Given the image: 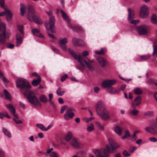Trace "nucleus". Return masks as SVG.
Masks as SVG:
<instances>
[{"label":"nucleus","instance_id":"f257e3e1","mask_svg":"<svg viewBox=\"0 0 157 157\" xmlns=\"http://www.w3.org/2000/svg\"><path fill=\"white\" fill-rule=\"evenodd\" d=\"M28 10L27 12L28 19L30 21H33L37 24H41L43 23L42 20L36 15V11L33 6L29 5L27 6Z\"/></svg>","mask_w":157,"mask_h":157},{"label":"nucleus","instance_id":"f03ea898","mask_svg":"<svg viewBox=\"0 0 157 157\" xmlns=\"http://www.w3.org/2000/svg\"><path fill=\"white\" fill-rule=\"evenodd\" d=\"M111 149L109 145H106L105 147L99 149H95L93 150L96 157H109Z\"/></svg>","mask_w":157,"mask_h":157},{"label":"nucleus","instance_id":"7ed1b4c3","mask_svg":"<svg viewBox=\"0 0 157 157\" xmlns=\"http://www.w3.org/2000/svg\"><path fill=\"white\" fill-rule=\"evenodd\" d=\"M6 25L5 23L2 22L0 19V44H4L7 38H9L10 35L8 32L6 33Z\"/></svg>","mask_w":157,"mask_h":157},{"label":"nucleus","instance_id":"20e7f679","mask_svg":"<svg viewBox=\"0 0 157 157\" xmlns=\"http://www.w3.org/2000/svg\"><path fill=\"white\" fill-rule=\"evenodd\" d=\"M68 50L70 54L74 57L75 59H78V62L82 67H85V65L82 61H84V60H85L84 57L86 56L89 54L88 52L87 51L83 52H82V56L79 54L78 55L77 57V55L73 50L69 48Z\"/></svg>","mask_w":157,"mask_h":157},{"label":"nucleus","instance_id":"39448f33","mask_svg":"<svg viewBox=\"0 0 157 157\" xmlns=\"http://www.w3.org/2000/svg\"><path fill=\"white\" fill-rule=\"evenodd\" d=\"M23 94L25 97L27 98L31 104L35 105H37L40 106H41L38 98L33 91H29L28 95L26 92L24 93Z\"/></svg>","mask_w":157,"mask_h":157},{"label":"nucleus","instance_id":"423d86ee","mask_svg":"<svg viewBox=\"0 0 157 157\" xmlns=\"http://www.w3.org/2000/svg\"><path fill=\"white\" fill-rule=\"evenodd\" d=\"M17 87L21 89L27 90L31 88V86L28 82L23 78H18L16 81Z\"/></svg>","mask_w":157,"mask_h":157},{"label":"nucleus","instance_id":"0eeeda50","mask_svg":"<svg viewBox=\"0 0 157 157\" xmlns=\"http://www.w3.org/2000/svg\"><path fill=\"white\" fill-rule=\"evenodd\" d=\"M70 143L71 146L75 148H80L83 146V144L79 140L76 138L72 139Z\"/></svg>","mask_w":157,"mask_h":157},{"label":"nucleus","instance_id":"6e6552de","mask_svg":"<svg viewBox=\"0 0 157 157\" xmlns=\"http://www.w3.org/2000/svg\"><path fill=\"white\" fill-rule=\"evenodd\" d=\"M151 127H146L145 128V130L147 132L154 136L157 135V131L152 127L157 128V124L153 123L151 125Z\"/></svg>","mask_w":157,"mask_h":157},{"label":"nucleus","instance_id":"1a4fd4ad","mask_svg":"<svg viewBox=\"0 0 157 157\" xmlns=\"http://www.w3.org/2000/svg\"><path fill=\"white\" fill-rule=\"evenodd\" d=\"M98 114L103 120L104 121L108 120L110 118L109 112L107 109L98 113Z\"/></svg>","mask_w":157,"mask_h":157},{"label":"nucleus","instance_id":"9d476101","mask_svg":"<svg viewBox=\"0 0 157 157\" xmlns=\"http://www.w3.org/2000/svg\"><path fill=\"white\" fill-rule=\"evenodd\" d=\"M148 14V10L147 6L143 5L141 7L140 16L143 18H146Z\"/></svg>","mask_w":157,"mask_h":157},{"label":"nucleus","instance_id":"9b49d317","mask_svg":"<svg viewBox=\"0 0 157 157\" xmlns=\"http://www.w3.org/2000/svg\"><path fill=\"white\" fill-rule=\"evenodd\" d=\"M116 81L115 80L107 79L103 81L101 83V86L103 88L110 87L115 84Z\"/></svg>","mask_w":157,"mask_h":157},{"label":"nucleus","instance_id":"f8f14e48","mask_svg":"<svg viewBox=\"0 0 157 157\" xmlns=\"http://www.w3.org/2000/svg\"><path fill=\"white\" fill-rule=\"evenodd\" d=\"M5 11L0 13V16H2L4 15H6V19L7 21H10L12 17V13L11 11L8 9L5 8L4 7L3 8Z\"/></svg>","mask_w":157,"mask_h":157},{"label":"nucleus","instance_id":"ddd939ff","mask_svg":"<svg viewBox=\"0 0 157 157\" xmlns=\"http://www.w3.org/2000/svg\"><path fill=\"white\" fill-rule=\"evenodd\" d=\"M95 109L97 114L106 109L104 103L101 101H100L97 104Z\"/></svg>","mask_w":157,"mask_h":157},{"label":"nucleus","instance_id":"4468645a","mask_svg":"<svg viewBox=\"0 0 157 157\" xmlns=\"http://www.w3.org/2000/svg\"><path fill=\"white\" fill-rule=\"evenodd\" d=\"M136 28L140 35H146L148 32V27L145 25L137 27Z\"/></svg>","mask_w":157,"mask_h":157},{"label":"nucleus","instance_id":"2eb2a0df","mask_svg":"<svg viewBox=\"0 0 157 157\" xmlns=\"http://www.w3.org/2000/svg\"><path fill=\"white\" fill-rule=\"evenodd\" d=\"M67 42V38L60 40L58 41L59 45L63 51H65L67 49L66 44Z\"/></svg>","mask_w":157,"mask_h":157},{"label":"nucleus","instance_id":"dca6fc26","mask_svg":"<svg viewBox=\"0 0 157 157\" xmlns=\"http://www.w3.org/2000/svg\"><path fill=\"white\" fill-rule=\"evenodd\" d=\"M96 59L99 64L102 67L106 66L108 64V61L106 59L103 57H98Z\"/></svg>","mask_w":157,"mask_h":157},{"label":"nucleus","instance_id":"f3484780","mask_svg":"<svg viewBox=\"0 0 157 157\" xmlns=\"http://www.w3.org/2000/svg\"><path fill=\"white\" fill-rule=\"evenodd\" d=\"M108 141L113 151L119 147V145L113 139L111 138H109Z\"/></svg>","mask_w":157,"mask_h":157},{"label":"nucleus","instance_id":"a211bd4d","mask_svg":"<svg viewBox=\"0 0 157 157\" xmlns=\"http://www.w3.org/2000/svg\"><path fill=\"white\" fill-rule=\"evenodd\" d=\"M73 109L71 108H69L67 110L64 114V117L65 120H68L70 118H72L74 116V113L72 112Z\"/></svg>","mask_w":157,"mask_h":157},{"label":"nucleus","instance_id":"6ab92c4d","mask_svg":"<svg viewBox=\"0 0 157 157\" xmlns=\"http://www.w3.org/2000/svg\"><path fill=\"white\" fill-rule=\"evenodd\" d=\"M55 18L54 17H51L49 19V27L52 33H55Z\"/></svg>","mask_w":157,"mask_h":157},{"label":"nucleus","instance_id":"aec40b11","mask_svg":"<svg viewBox=\"0 0 157 157\" xmlns=\"http://www.w3.org/2000/svg\"><path fill=\"white\" fill-rule=\"evenodd\" d=\"M128 20L129 21H130L134 18V11L130 8L128 9Z\"/></svg>","mask_w":157,"mask_h":157},{"label":"nucleus","instance_id":"412c9836","mask_svg":"<svg viewBox=\"0 0 157 157\" xmlns=\"http://www.w3.org/2000/svg\"><path fill=\"white\" fill-rule=\"evenodd\" d=\"M32 32L34 35L40 38L44 37L40 33L39 30L35 28L33 29Z\"/></svg>","mask_w":157,"mask_h":157},{"label":"nucleus","instance_id":"4be33fe9","mask_svg":"<svg viewBox=\"0 0 157 157\" xmlns=\"http://www.w3.org/2000/svg\"><path fill=\"white\" fill-rule=\"evenodd\" d=\"M61 13L63 18L68 23H69L70 21V19L67 16V13L63 10H60Z\"/></svg>","mask_w":157,"mask_h":157},{"label":"nucleus","instance_id":"5701e85b","mask_svg":"<svg viewBox=\"0 0 157 157\" xmlns=\"http://www.w3.org/2000/svg\"><path fill=\"white\" fill-rule=\"evenodd\" d=\"M123 130V129L121 128L118 126H116L115 128L114 131L118 135L120 136L121 135L122 132Z\"/></svg>","mask_w":157,"mask_h":157},{"label":"nucleus","instance_id":"b1692460","mask_svg":"<svg viewBox=\"0 0 157 157\" xmlns=\"http://www.w3.org/2000/svg\"><path fill=\"white\" fill-rule=\"evenodd\" d=\"M16 46H18L22 42V38L19 34H17L16 36Z\"/></svg>","mask_w":157,"mask_h":157},{"label":"nucleus","instance_id":"393cba45","mask_svg":"<svg viewBox=\"0 0 157 157\" xmlns=\"http://www.w3.org/2000/svg\"><path fill=\"white\" fill-rule=\"evenodd\" d=\"M41 81V78L40 76H38V77L37 78V79H35L33 80L32 82V84L33 86H37L39 84Z\"/></svg>","mask_w":157,"mask_h":157},{"label":"nucleus","instance_id":"a878e982","mask_svg":"<svg viewBox=\"0 0 157 157\" xmlns=\"http://www.w3.org/2000/svg\"><path fill=\"white\" fill-rule=\"evenodd\" d=\"M4 94L5 96L6 99L9 101L12 100L11 96L9 92L6 90H4L3 91Z\"/></svg>","mask_w":157,"mask_h":157},{"label":"nucleus","instance_id":"bb28decb","mask_svg":"<svg viewBox=\"0 0 157 157\" xmlns=\"http://www.w3.org/2000/svg\"><path fill=\"white\" fill-rule=\"evenodd\" d=\"M151 22L155 25H157V18L155 14H153L151 16Z\"/></svg>","mask_w":157,"mask_h":157},{"label":"nucleus","instance_id":"cd10ccee","mask_svg":"<svg viewBox=\"0 0 157 157\" xmlns=\"http://www.w3.org/2000/svg\"><path fill=\"white\" fill-rule=\"evenodd\" d=\"M72 133L71 132H68L65 137V140L67 142L69 141L72 137Z\"/></svg>","mask_w":157,"mask_h":157},{"label":"nucleus","instance_id":"c85d7f7f","mask_svg":"<svg viewBox=\"0 0 157 157\" xmlns=\"http://www.w3.org/2000/svg\"><path fill=\"white\" fill-rule=\"evenodd\" d=\"M20 10L21 12V16H23L24 15V13L25 12L26 8L22 4H20Z\"/></svg>","mask_w":157,"mask_h":157},{"label":"nucleus","instance_id":"c756f323","mask_svg":"<svg viewBox=\"0 0 157 157\" xmlns=\"http://www.w3.org/2000/svg\"><path fill=\"white\" fill-rule=\"evenodd\" d=\"M40 101L44 103H46L47 102L48 99L47 97L44 94L41 95L39 98Z\"/></svg>","mask_w":157,"mask_h":157},{"label":"nucleus","instance_id":"7c9ffc66","mask_svg":"<svg viewBox=\"0 0 157 157\" xmlns=\"http://www.w3.org/2000/svg\"><path fill=\"white\" fill-rule=\"evenodd\" d=\"M2 131L4 135L8 138H10L11 137V133L8 131L6 128H2Z\"/></svg>","mask_w":157,"mask_h":157},{"label":"nucleus","instance_id":"2f4dec72","mask_svg":"<svg viewBox=\"0 0 157 157\" xmlns=\"http://www.w3.org/2000/svg\"><path fill=\"white\" fill-rule=\"evenodd\" d=\"M95 123L96 127L100 130L103 131L104 130V126L105 124L102 125L98 121H95Z\"/></svg>","mask_w":157,"mask_h":157},{"label":"nucleus","instance_id":"473e14b6","mask_svg":"<svg viewBox=\"0 0 157 157\" xmlns=\"http://www.w3.org/2000/svg\"><path fill=\"white\" fill-rule=\"evenodd\" d=\"M6 106L12 113H14L16 111L14 108L11 104H7Z\"/></svg>","mask_w":157,"mask_h":157},{"label":"nucleus","instance_id":"72a5a7b5","mask_svg":"<svg viewBox=\"0 0 157 157\" xmlns=\"http://www.w3.org/2000/svg\"><path fill=\"white\" fill-rule=\"evenodd\" d=\"M83 61L85 63L87 67H88V68L91 71H93L94 70V68L92 66V65H91L90 63L89 62H87L85 60H84V61Z\"/></svg>","mask_w":157,"mask_h":157},{"label":"nucleus","instance_id":"f704fd0d","mask_svg":"<svg viewBox=\"0 0 157 157\" xmlns=\"http://www.w3.org/2000/svg\"><path fill=\"white\" fill-rule=\"evenodd\" d=\"M72 41L73 44L75 46L79 45V41L80 40L76 38H73L72 40Z\"/></svg>","mask_w":157,"mask_h":157},{"label":"nucleus","instance_id":"c9c22d12","mask_svg":"<svg viewBox=\"0 0 157 157\" xmlns=\"http://www.w3.org/2000/svg\"><path fill=\"white\" fill-rule=\"evenodd\" d=\"M141 98L140 96L137 97L134 99V102L136 103L137 106H138L141 103Z\"/></svg>","mask_w":157,"mask_h":157},{"label":"nucleus","instance_id":"e433bc0d","mask_svg":"<svg viewBox=\"0 0 157 157\" xmlns=\"http://www.w3.org/2000/svg\"><path fill=\"white\" fill-rule=\"evenodd\" d=\"M135 93L137 95H140L143 93L142 90L139 88H137L134 90Z\"/></svg>","mask_w":157,"mask_h":157},{"label":"nucleus","instance_id":"4c0bfd02","mask_svg":"<svg viewBox=\"0 0 157 157\" xmlns=\"http://www.w3.org/2000/svg\"><path fill=\"white\" fill-rule=\"evenodd\" d=\"M94 126L93 124L91 123L90 125L87 126L86 130L88 132H91L94 130Z\"/></svg>","mask_w":157,"mask_h":157},{"label":"nucleus","instance_id":"58836bf2","mask_svg":"<svg viewBox=\"0 0 157 157\" xmlns=\"http://www.w3.org/2000/svg\"><path fill=\"white\" fill-rule=\"evenodd\" d=\"M157 42H154L153 43L154 45V48H153V52L152 54L153 56H154L155 54L157 55Z\"/></svg>","mask_w":157,"mask_h":157},{"label":"nucleus","instance_id":"ea45409f","mask_svg":"<svg viewBox=\"0 0 157 157\" xmlns=\"http://www.w3.org/2000/svg\"><path fill=\"white\" fill-rule=\"evenodd\" d=\"M141 59L142 60H147L149 59L151 56L149 55H146L144 56H140Z\"/></svg>","mask_w":157,"mask_h":157},{"label":"nucleus","instance_id":"a19ab883","mask_svg":"<svg viewBox=\"0 0 157 157\" xmlns=\"http://www.w3.org/2000/svg\"><path fill=\"white\" fill-rule=\"evenodd\" d=\"M139 113V111L135 109H134L130 112V114L133 116H136Z\"/></svg>","mask_w":157,"mask_h":157},{"label":"nucleus","instance_id":"79ce46f5","mask_svg":"<svg viewBox=\"0 0 157 157\" xmlns=\"http://www.w3.org/2000/svg\"><path fill=\"white\" fill-rule=\"evenodd\" d=\"M17 29L21 33V34H24V27L23 25H18L17 26Z\"/></svg>","mask_w":157,"mask_h":157},{"label":"nucleus","instance_id":"37998d69","mask_svg":"<svg viewBox=\"0 0 157 157\" xmlns=\"http://www.w3.org/2000/svg\"><path fill=\"white\" fill-rule=\"evenodd\" d=\"M108 91L110 94H114L116 93L117 90L115 88L112 87L108 89Z\"/></svg>","mask_w":157,"mask_h":157},{"label":"nucleus","instance_id":"c03bdc74","mask_svg":"<svg viewBox=\"0 0 157 157\" xmlns=\"http://www.w3.org/2000/svg\"><path fill=\"white\" fill-rule=\"evenodd\" d=\"M61 88L60 87H59L56 91L57 94L59 95L62 96L64 93V91H61Z\"/></svg>","mask_w":157,"mask_h":157},{"label":"nucleus","instance_id":"a18cd8bd","mask_svg":"<svg viewBox=\"0 0 157 157\" xmlns=\"http://www.w3.org/2000/svg\"><path fill=\"white\" fill-rule=\"evenodd\" d=\"M49 101L50 102V104L52 105L54 107H55V105L53 101H52V98L53 95L52 94H49Z\"/></svg>","mask_w":157,"mask_h":157},{"label":"nucleus","instance_id":"49530a36","mask_svg":"<svg viewBox=\"0 0 157 157\" xmlns=\"http://www.w3.org/2000/svg\"><path fill=\"white\" fill-rule=\"evenodd\" d=\"M36 126L41 130L44 131L45 127L43 124H37Z\"/></svg>","mask_w":157,"mask_h":157},{"label":"nucleus","instance_id":"de8ad7c7","mask_svg":"<svg viewBox=\"0 0 157 157\" xmlns=\"http://www.w3.org/2000/svg\"><path fill=\"white\" fill-rule=\"evenodd\" d=\"M49 157H59V156L57 153L53 151L50 154Z\"/></svg>","mask_w":157,"mask_h":157},{"label":"nucleus","instance_id":"09e8293b","mask_svg":"<svg viewBox=\"0 0 157 157\" xmlns=\"http://www.w3.org/2000/svg\"><path fill=\"white\" fill-rule=\"evenodd\" d=\"M53 148H51L48 150L47 151L44 153V154L46 155H48L49 153H51L53 150Z\"/></svg>","mask_w":157,"mask_h":157},{"label":"nucleus","instance_id":"8fccbe9b","mask_svg":"<svg viewBox=\"0 0 157 157\" xmlns=\"http://www.w3.org/2000/svg\"><path fill=\"white\" fill-rule=\"evenodd\" d=\"M123 154L124 157L128 156L130 155V154H129L126 150L124 151L123 152Z\"/></svg>","mask_w":157,"mask_h":157},{"label":"nucleus","instance_id":"3c124183","mask_svg":"<svg viewBox=\"0 0 157 157\" xmlns=\"http://www.w3.org/2000/svg\"><path fill=\"white\" fill-rule=\"evenodd\" d=\"M137 139L136 135H135V133H133L132 136L130 138L129 140L132 141H134Z\"/></svg>","mask_w":157,"mask_h":157},{"label":"nucleus","instance_id":"603ef678","mask_svg":"<svg viewBox=\"0 0 157 157\" xmlns=\"http://www.w3.org/2000/svg\"><path fill=\"white\" fill-rule=\"evenodd\" d=\"M131 23L132 24H133L135 25H136V24L137 23H138L140 22V20H131L130 21Z\"/></svg>","mask_w":157,"mask_h":157},{"label":"nucleus","instance_id":"864d4df0","mask_svg":"<svg viewBox=\"0 0 157 157\" xmlns=\"http://www.w3.org/2000/svg\"><path fill=\"white\" fill-rule=\"evenodd\" d=\"M147 83L150 84H154L155 83H156L155 82V81L154 79L152 78H151L149 79L147 81Z\"/></svg>","mask_w":157,"mask_h":157},{"label":"nucleus","instance_id":"5fc2aeb1","mask_svg":"<svg viewBox=\"0 0 157 157\" xmlns=\"http://www.w3.org/2000/svg\"><path fill=\"white\" fill-rule=\"evenodd\" d=\"M144 115L148 116H152L153 115V113L151 111H147L144 113Z\"/></svg>","mask_w":157,"mask_h":157},{"label":"nucleus","instance_id":"6e6d98bb","mask_svg":"<svg viewBox=\"0 0 157 157\" xmlns=\"http://www.w3.org/2000/svg\"><path fill=\"white\" fill-rule=\"evenodd\" d=\"M68 77L67 74H65L63 76H62L61 78V82L64 81Z\"/></svg>","mask_w":157,"mask_h":157},{"label":"nucleus","instance_id":"4d7b16f0","mask_svg":"<svg viewBox=\"0 0 157 157\" xmlns=\"http://www.w3.org/2000/svg\"><path fill=\"white\" fill-rule=\"evenodd\" d=\"M15 118H13V120L17 124H20L22 123V121L20 120H18Z\"/></svg>","mask_w":157,"mask_h":157},{"label":"nucleus","instance_id":"13d9d810","mask_svg":"<svg viewBox=\"0 0 157 157\" xmlns=\"http://www.w3.org/2000/svg\"><path fill=\"white\" fill-rule=\"evenodd\" d=\"M149 140L151 141L154 142H155L157 141V139L155 137H151L149 138Z\"/></svg>","mask_w":157,"mask_h":157},{"label":"nucleus","instance_id":"bf43d9fd","mask_svg":"<svg viewBox=\"0 0 157 157\" xmlns=\"http://www.w3.org/2000/svg\"><path fill=\"white\" fill-rule=\"evenodd\" d=\"M19 104L20 107L23 109H25L26 108L25 105L22 102L20 101L19 102Z\"/></svg>","mask_w":157,"mask_h":157},{"label":"nucleus","instance_id":"052dcab7","mask_svg":"<svg viewBox=\"0 0 157 157\" xmlns=\"http://www.w3.org/2000/svg\"><path fill=\"white\" fill-rule=\"evenodd\" d=\"M67 108V106L65 105H63L61 109L60 113H63L64 112V110Z\"/></svg>","mask_w":157,"mask_h":157},{"label":"nucleus","instance_id":"680f3d73","mask_svg":"<svg viewBox=\"0 0 157 157\" xmlns=\"http://www.w3.org/2000/svg\"><path fill=\"white\" fill-rule=\"evenodd\" d=\"M5 0H0V6L2 8L4 7Z\"/></svg>","mask_w":157,"mask_h":157},{"label":"nucleus","instance_id":"e2e57ef3","mask_svg":"<svg viewBox=\"0 0 157 157\" xmlns=\"http://www.w3.org/2000/svg\"><path fill=\"white\" fill-rule=\"evenodd\" d=\"M53 125V123H51L49 125H48L47 128L45 127V129H44V131H46L49 129Z\"/></svg>","mask_w":157,"mask_h":157},{"label":"nucleus","instance_id":"0e129e2a","mask_svg":"<svg viewBox=\"0 0 157 157\" xmlns=\"http://www.w3.org/2000/svg\"><path fill=\"white\" fill-rule=\"evenodd\" d=\"M3 81H4L6 83H8L9 82V81L4 76H3L1 78H0Z\"/></svg>","mask_w":157,"mask_h":157},{"label":"nucleus","instance_id":"69168bd1","mask_svg":"<svg viewBox=\"0 0 157 157\" xmlns=\"http://www.w3.org/2000/svg\"><path fill=\"white\" fill-rule=\"evenodd\" d=\"M125 135L127 137H130V134L129 131L127 130H126L125 131Z\"/></svg>","mask_w":157,"mask_h":157},{"label":"nucleus","instance_id":"338daca9","mask_svg":"<svg viewBox=\"0 0 157 157\" xmlns=\"http://www.w3.org/2000/svg\"><path fill=\"white\" fill-rule=\"evenodd\" d=\"M136 103H135L134 101L133 102H132V107L133 109H135L136 108V106H137Z\"/></svg>","mask_w":157,"mask_h":157},{"label":"nucleus","instance_id":"774afa93","mask_svg":"<svg viewBox=\"0 0 157 157\" xmlns=\"http://www.w3.org/2000/svg\"><path fill=\"white\" fill-rule=\"evenodd\" d=\"M4 152L2 150H0V157H4Z\"/></svg>","mask_w":157,"mask_h":157}]
</instances>
